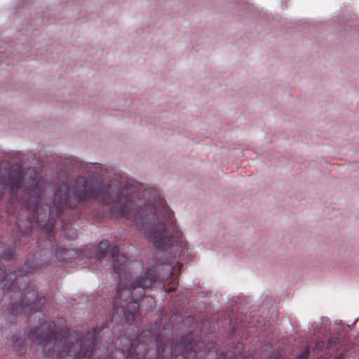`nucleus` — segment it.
<instances>
[{
    "instance_id": "nucleus-14",
    "label": "nucleus",
    "mask_w": 359,
    "mask_h": 359,
    "mask_svg": "<svg viewBox=\"0 0 359 359\" xmlns=\"http://www.w3.org/2000/svg\"><path fill=\"white\" fill-rule=\"evenodd\" d=\"M180 245H181V251H182V248H184V246H183V242H182V240H181Z\"/></svg>"
},
{
    "instance_id": "nucleus-6",
    "label": "nucleus",
    "mask_w": 359,
    "mask_h": 359,
    "mask_svg": "<svg viewBox=\"0 0 359 359\" xmlns=\"http://www.w3.org/2000/svg\"><path fill=\"white\" fill-rule=\"evenodd\" d=\"M183 344L184 340L182 337H181V358H183V359H191L195 358L201 350V346L198 348V345L196 344H192V343L189 344V351L187 353V355H184V353H182V348H183Z\"/></svg>"
},
{
    "instance_id": "nucleus-1",
    "label": "nucleus",
    "mask_w": 359,
    "mask_h": 359,
    "mask_svg": "<svg viewBox=\"0 0 359 359\" xmlns=\"http://www.w3.org/2000/svg\"><path fill=\"white\" fill-rule=\"evenodd\" d=\"M109 241H102L95 251L98 260L111 259L114 273L117 274L119 284L116 297L111 302L115 313L123 316L128 321H133L139 311V301L145 295L144 291L157 280L169 282L164 283L165 290H175L177 283L173 282L172 269L170 264L162 262L148 269L143 277L134 278L135 273L128 272L126 267V257L119 252L117 246L109 249Z\"/></svg>"
},
{
    "instance_id": "nucleus-15",
    "label": "nucleus",
    "mask_w": 359,
    "mask_h": 359,
    "mask_svg": "<svg viewBox=\"0 0 359 359\" xmlns=\"http://www.w3.org/2000/svg\"><path fill=\"white\" fill-rule=\"evenodd\" d=\"M64 251L67 252V249H62V253H63V252H64Z\"/></svg>"
},
{
    "instance_id": "nucleus-7",
    "label": "nucleus",
    "mask_w": 359,
    "mask_h": 359,
    "mask_svg": "<svg viewBox=\"0 0 359 359\" xmlns=\"http://www.w3.org/2000/svg\"><path fill=\"white\" fill-rule=\"evenodd\" d=\"M156 358L157 359H164V354L166 351V348L169 349V347L167 344H165L163 346H161V342L160 341L159 338L156 339Z\"/></svg>"
},
{
    "instance_id": "nucleus-2",
    "label": "nucleus",
    "mask_w": 359,
    "mask_h": 359,
    "mask_svg": "<svg viewBox=\"0 0 359 359\" xmlns=\"http://www.w3.org/2000/svg\"><path fill=\"white\" fill-rule=\"evenodd\" d=\"M32 343L41 347L46 358L50 359H90L94 346L93 336L82 344L69 335V328H58L53 321L45 320L28 334Z\"/></svg>"
},
{
    "instance_id": "nucleus-4",
    "label": "nucleus",
    "mask_w": 359,
    "mask_h": 359,
    "mask_svg": "<svg viewBox=\"0 0 359 359\" xmlns=\"http://www.w3.org/2000/svg\"><path fill=\"white\" fill-rule=\"evenodd\" d=\"M43 252V250H40L39 252H36L32 255H29L27 261L22 266V271L25 273H31L36 268L40 267L42 264H43V262L37 260L38 255H41V253Z\"/></svg>"
},
{
    "instance_id": "nucleus-3",
    "label": "nucleus",
    "mask_w": 359,
    "mask_h": 359,
    "mask_svg": "<svg viewBox=\"0 0 359 359\" xmlns=\"http://www.w3.org/2000/svg\"><path fill=\"white\" fill-rule=\"evenodd\" d=\"M45 297L37 296V291L34 289L29 290L24 296H21L19 302H14L11 310L14 315H28L32 311L39 309L45 303Z\"/></svg>"
},
{
    "instance_id": "nucleus-8",
    "label": "nucleus",
    "mask_w": 359,
    "mask_h": 359,
    "mask_svg": "<svg viewBox=\"0 0 359 359\" xmlns=\"http://www.w3.org/2000/svg\"><path fill=\"white\" fill-rule=\"evenodd\" d=\"M14 255V249L13 248H8L5 249L1 255L3 259L6 260H10L13 258Z\"/></svg>"
},
{
    "instance_id": "nucleus-5",
    "label": "nucleus",
    "mask_w": 359,
    "mask_h": 359,
    "mask_svg": "<svg viewBox=\"0 0 359 359\" xmlns=\"http://www.w3.org/2000/svg\"><path fill=\"white\" fill-rule=\"evenodd\" d=\"M12 343L15 351L18 355H21L25 351V338L23 336L13 334L11 337Z\"/></svg>"
},
{
    "instance_id": "nucleus-13",
    "label": "nucleus",
    "mask_w": 359,
    "mask_h": 359,
    "mask_svg": "<svg viewBox=\"0 0 359 359\" xmlns=\"http://www.w3.org/2000/svg\"><path fill=\"white\" fill-rule=\"evenodd\" d=\"M77 236L76 233H74L72 236H69L70 239H75L76 238Z\"/></svg>"
},
{
    "instance_id": "nucleus-9",
    "label": "nucleus",
    "mask_w": 359,
    "mask_h": 359,
    "mask_svg": "<svg viewBox=\"0 0 359 359\" xmlns=\"http://www.w3.org/2000/svg\"><path fill=\"white\" fill-rule=\"evenodd\" d=\"M132 267L133 269H137V270H142V264L137 261L133 262H132Z\"/></svg>"
},
{
    "instance_id": "nucleus-10",
    "label": "nucleus",
    "mask_w": 359,
    "mask_h": 359,
    "mask_svg": "<svg viewBox=\"0 0 359 359\" xmlns=\"http://www.w3.org/2000/svg\"><path fill=\"white\" fill-rule=\"evenodd\" d=\"M338 341V339L337 338H334V339H330L328 342H327V347L328 348H332L333 344H336Z\"/></svg>"
},
{
    "instance_id": "nucleus-11",
    "label": "nucleus",
    "mask_w": 359,
    "mask_h": 359,
    "mask_svg": "<svg viewBox=\"0 0 359 359\" xmlns=\"http://www.w3.org/2000/svg\"><path fill=\"white\" fill-rule=\"evenodd\" d=\"M6 278V272L4 269H0V283H2Z\"/></svg>"
},
{
    "instance_id": "nucleus-12",
    "label": "nucleus",
    "mask_w": 359,
    "mask_h": 359,
    "mask_svg": "<svg viewBox=\"0 0 359 359\" xmlns=\"http://www.w3.org/2000/svg\"><path fill=\"white\" fill-rule=\"evenodd\" d=\"M308 357V352L304 351L299 355V359H307Z\"/></svg>"
}]
</instances>
